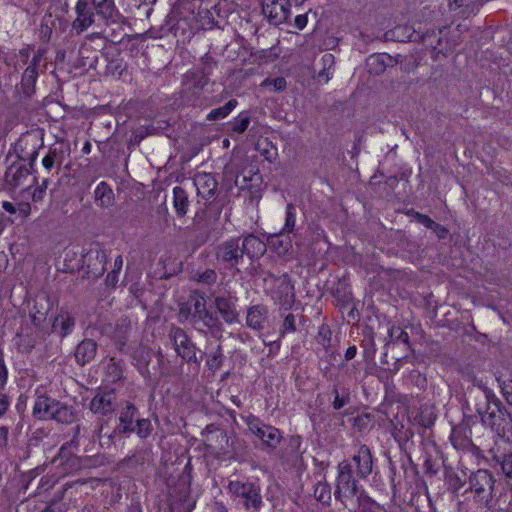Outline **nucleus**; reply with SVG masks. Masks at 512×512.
Listing matches in <instances>:
<instances>
[{"label":"nucleus","instance_id":"1","mask_svg":"<svg viewBox=\"0 0 512 512\" xmlns=\"http://www.w3.org/2000/svg\"><path fill=\"white\" fill-rule=\"evenodd\" d=\"M75 13L72 29L78 35L91 27L96 18L109 24L115 23L120 16L114 0H78Z\"/></svg>","mask_w":512,"mask_h":512},{"label":"nucleus","instance_id":"2","mask_svg":"<svg viewBox=\"0 0 512 512\" xmlns=\"http://www.w3.org/2000/svg\"><path fill=\"white\" fill-rule=\"evenodd\" d=\"M227 491L236 506L244 512H260L264 507L262 487L257 478L229 480Z\"/></svg>","mask_w":512,"mask_h":512},{"label":"nucleus","instance_id":"3","mask_svg":"<svg viewBox=\"0 0 512 512\" xmlns=\"http://www.w3.org/2000/svg\"><path fill=\"white\" fill-rule=\"evenodd\" d=\"M119 423L110 438L124 437L136 433L141 439L148 438L153 426L148 418H141L139 409L131 402H126L119 410Z\"/></svg>","mask_w":512,"mask_h":512},{"label":"nucleus","instance_id":"4","mask_svg":"<svg viewBox=\"0 0 512 512\" xmlns=\"http://www.w3.org/2000/svg\"><path fill=\"white\" fill-rule=\"evenodd\" d=\"M225 202L223 199L213 198L206 201L204 207L196 211L193 217V228L199 233L195 236L194 243L197 247L204 245L216 229Z\"/></svg>","mask_w":512,"mask_h":512},{"label":"nucleus","instance_id":"5","mask_svg":"<svg viewBox=\"0 0 512 512\" xmlns=\"http://www.w3.org/2000/svg\"><path fill=\"white\" fill-rule=\"evenodd\" d=\"M168 337L173 348L183 362L188 364L189 373L195 377L200 372L202 355L197 356L198 348L187 332L178 326H172L169 330Z\"/></svg>","mask_w":512,"mask_h":512},{"label":"nucleus","instance_id":"6","mask_svg":"<svg viewBox=\"0 0 512 512\" xmlns=\"http://www.w3.org/2000/svg\"><path fill=\"white\" fill-rule=\"evenodd\" d=\"M249 432L258 440V448L267 454L276 453L282 443L283 435L277 427L265 423L259 417L250 414L245 418Z\"/></svg>","mask_w":512,"mask_h":512},{"label":"nucleus","instance_id":"7","mask_svg":"<svg viewBox=\"0 0 512 512\" xmlns=\"http://www.w3.org/2000/svg\"><path fill=\"white\" fill-rule=\"evenodd\" d=\"M352 468V463L348 461H342L338 465L334 497L345 508H348V500L353 497H356L357 500L361 493H367L353 476Z\"/></svg>","mask_w":512,"mask_h":512},{"label":"nucleus","instance_id":"8","mask_svg":"<svg viewBox=\"0 0 512 512\" xmlns=\"http://www.w3.org/2000/svg\"><path fill=\"white\" fill-rule=\"evenodd\" d=\"M495 478L487 469H478L469 476V487L465 491L473 494V499L479 506L490 508L494 496Z\"/></svg>","mask_w":512,"mask_h":512},{"label":"nucleus","instance_id":"9","mask_svg":"<svg viewBox=\"0 0 512 512\" xmlns=\"http://www.w3.org/2000/svg\"><path fill=\"white\" fill-rule=\"evenodd\" d=\"M191 467L187 464L178 475L176 481L168 480L169 495L176 501L186 504V512H191L195 507V501H191Z\"/></svg>","mask_w":512,"mask_h":512},{"label":"nucleus","instance_id":"10","mask_svg":"<svg viewBox=\"0 0 512 512\" xmlns=\"http://www.w3.org/2000/svg\"><path fill=\"white\" fill-rule=\"evenodd\" d=\"M490 399H492V407L488 415H483L482 425L498 435H504L509 421L512 422L511 414L496 395H490Z\"/></svg>","mask_w":512,"mask_h":512},{"label":"nucleus","instance_id":"11","mask_svg":"<svg viewBox=\"0 0 512 512\" xmlns=\"http://www.w3.org/2000/svg\"><path fill=\"white\" fill-rule=\"evenodd\" d=\"M241 237H232L220 243L215 250V257L218 262L229 269H238L243 262L244 255L240 245Z\"/></svg>","mask_w":512,"mask_h":512},{"label":"nucleus","instance_id":"12","mask_svg":"<svg viewBox=\"0 0 512 512\" xmlns=\"http://www.w3.org/2000/svg\"><path fill=\"white\" fill-rule=\"evenodd\" d=\"M261 14L272 26L286 23L291 16L290 0H258Z\"/></svg>","mask_w":512,"mask_h":512},{"label":"nucleus","instance_id":"13","mask_svg":"<svg viewBox=\"0 0 512 512\" xmlns=\"http://www.w3.org/2000/svg\"><path fill=\"white\" fill-rule=\"evenodd\" d=\"M270 295L280 308L284 310L292 308L295 303V289L287 273L277 279V284H273Z\"/></svg>","mask_w":512,"mask_h":512},{"label":"nucleus","instance_id":"14","mask_svg":"<svg viewBox=\"0 0 512 512\" xmlns=\"http://www.w3.org/2000/svg\"><path fill=\"white\" fill-rule=\"evenodd\" d=\"M83 265L91 277H100L106 271L107 255L101 249L99 243L91 244L88 251L82 257Z\"/></svg>","mask_w":512,"mask_h":512},{"label":"nucleus","instance_id":"15","mask_svg":"<svg viewBox=\"0 0 512 512\" xmlns=\"http://www.w3.org/2000/svg\"><path fill=\"white\" fill-rule=\"evenodd\" d=\"M302 437L298 434L283 437L282 443L276 453L282 463L295 464L302 457Z\"/></svg>","mask_w":512,"mask_h":512},{"label":"nucleus","instance_id":"16","mask_svg":"<svg viewBox=\"0 0 512 512\" xmlns=\"http://www.w3.org/2000/svg\"><path fill=\"white\" fill-rule=\"evenodd\" d=\"M193 327L203 332L206 329L214 338H221L224 331L222 322L207 306L193 318Z\"/></svg>","mask_w":512,"mask_h":512},{"label":"nucleus","instance_id":"17","mask_svg":"<svg viewBox=\"0 0 512 512\" xmlns=\"http://www.w3.org/2000/svg\"><path fill=\"white\" fill-rule=\"evenodd\" d=\"M54 302L49 295L41 293L35 296L33 305L29 311V318L32 325L39 329L47 320L52 311Z\"/></svg>","mask_w":512,"mask_h":512},{"label":"nucleus","instance_id":"18","mask_svg":"<svg viewBox=\"0 0 512 512\" xmlns=\"http://www.w3.org/2000/svg\"><path fill=\"white\" fill-rule=\"evenodd\" d=\"M481 389V393L478 392H470L471 404L473 406V410L479 417L480 422L482 423L483 415H488L491 407H492V399H490V395H495V393L488 387L484 385H479ZM467 409L472 411L469 402L467 403Z\"/></svg>","mask_w":512,"mask_h":512},{"label":"nucleus","instance_id":"19","mask_svg":"<svg viewBox=\"0 0 512 512\" xmlns=\"http://www.w3.org/2000/svg\"><path fill=\"white\" fill-rule=\"evenodd\" d=\"M239 237H241L240 245L243 250V255H246L250 260L259 258L266 252V242L262 241L255 234L244 233Z\"/></svg>","mask_w":512,"mask_h":512},{"label":"nucleus","instance_id":"20","mask_svg":"<svg viewBox=\"0 0 512 512\" xmlns=\"http://www.w3.org/2000/svg\"><path fill=\"white\" fill-rule=\"evenodd\" d=\"M32 171L18 162L12 163L5 171L4 174V187L6 190H15Z\"/></svg>","mask_w":512,"mask_h":512},{"label":"nucleus","instance_id":"21","mask_svg":"<svg viewBox=\"0 0 512 512\" xmlns=\"http://www.w3.org/2000/svg\"><path fill=\"white\" fill-rule=\"evenodd\" d=\"M194 185L197 189V194L205 201L215 198V193L218 188V182L215 176L211 173H198L194 177Z\"/></svg>","mask_w":512,"mask_h":512},{"label":"nucleus","instance_id":"22","mask_svg":"<svg viewBox=\"0 0 512 512\" xmlns=\"http://www.w3.org/2000/svg\"><path fill=\"white\" fill-rule=\"evenodd\" d=\"M352 463L356 466V475L359 479H366L372 472L373 457L369 447L361 445L357 453L352 457Z\"/></svg>","mask_w":512,"mask_h":512},{"label":"nucleus","instance_id":"23","mask_svg":"<svg viewBox=\"0 0 512 512\" xmlns=\"http://www.w3.org/2000/svg\"><path fill=\"white\" fill-rule=\"evenodd\" d=\"M58 401L47 394L37 395L32 410L33 416L39 420H52Z\"/></svg>","mask_w":512,"mask_h":512},{"label":"nucleus","instance_id":"24","mask_svg":"<svg viewBox=\"0 0 512 512\" xmlns=\"http://www.w3.org/2000/svg\"><path fill=\"white\" fill-rule=\"evenodd\" d=\"M76 325L75 317L66 309L61 308L52 321V332L61 338L70 335Z\"/></svg>","mask_w":512,"mask_h":512},{"label":"nucleus","instance_id":"25","mask_svg":"<svg viewBox=\"0 0 512 512\" xmlns=\"http://www.w3.org/2000/svg\"><path fill=\"white\" fill-rule=\"evenodd\" d=\"M236 299L231 296H217L214 299V305L217 312L227 324L238 322L239 313L236 309Z\"/></svg>","mask_w":512,"mask_h":512},{"label":"nucleus","instance_id":"26","mask_svg":"<svg viewBox=\"0 0 512 512\" xmlns=\"http://www.w3.org/2000/svg\"><path fill=\"white\" fill-rule=\"evenodd\" d=\"M98 345L96 341L90 338L83 339L77 344L74 350V358L76 363L84 367L85 365L92 362L97 354Z\"/></svg>","mask_w":512,"mask_h":512},{"label":"nucleus","instance_id":"27","mask_svg":"<svg viewBox=\"0 0 512 512\" xmlns=\"http://www.w3.org/2000/svg\"><path fill=\"white\" fill-rule=\"evenodd\" d=\"M90 410L94 414L107 416L115 411V396L112 392L97 393L91 400Z\"/></svg>","mask_w":512,"mask_h":512},{"label":"nucleus","instance_id":"28","mask_svg":"<svg viewBox=\"0 0 512 512\" xmlns=\"http://www.w3.org/2000/svg\"><path fill=\"white\" fill-rule=\"evenodd\" d=\"M447 29L448 27L443 26L442 28L438 29V31L435 29L427 30L425 32L419 31V41L434 51H437V53L446 54L450 48H447V43L443 45V39L441 35L445 34Z\"/></svg>","mask_w":512,"mask_h":512},{"label":"nucleus","instance_id":"29","mask_svg":"<svg viewBox=\"0 0 512 512\" xmlns=\"http://www.w3.org/2000/svg\"><path fill=\"white\" fill-rule=\"evenodd\" d=\"M262 183V175L260 172L254 171L253 169L243 170L240 175L236 176L235 185L241 190H248L254 194L259 191V187Z\"/></svg>","mask_w":512,"mask_h":512},{"label":"nucleus","instance_id":"30","mask_svg":"<svg viewBox=\"0 0 512 512\" xmlns=\"http://www.w3.org/2000/svg\"><path fill=\"white\" fill-rule=\"evenodd\" d=\"M268 319V308L264 304L252 305L247 309L246 325L253 330H262Z\"/></svg>","mask_w":512,"mask_h":512},{"label":"nucleus","instance_id":"31","mask_svg":"<svg viewBox=\"0 0 512 512\" xmlns=\"http://www.w3.org/2000/svg\"><path fill=\"white\" fill-rule=\"evenodd\" d=\"M275 252L278 256H285L292 248V239L289 234L280 231L279 233L269 234L266 239V246Z\"/></svg>","mask_w":512,"mask_h":512},{"label":"nucleus","instance_id":"32","mask_svg":"<svg viewBox=\"0 0 512 512\" xmlns=\"http://www.w3.org/2000/svg\"><path fill=\"white\" fill-rule=\"evenodd\" d=\"M331 294L340 309H347L353 302V294L345 279L338 280L336 287L332 288Z\"/></svg>","mask_w":512,"mask_h":512},{"label":"nucleus","instance_id":"33","mask_svg":"<svg viewBox=\"0 0 512 512\" xmlns=\"http://www.w3.org/2000/svg\"><path fill=\"white\" fill-rule=\"evenodd\" d=\"M52 420L60 424L70 425L78 420V411L74 406L58 401Z\"/></svg>","mask_w":512,"mask_h":512},{"label":"nucleus","instance_id":"34","mask_svg":"<svg viewBox=\"0 0 512 512\" xmlns=\"http://www.w3.org/2000/svg\"><path fill=\"white\" fill-rule=\"evenodd\" d=\"M370 74L381 75L388 66L393 65V58L386 53L370 55L366 61Z\"/></svg>","mask_w":512,"mask_h":512},{"label":"nucleus","instance_id":"35","mask_svg":"<svg viewBox=\"0 0 512 512\" xmlns=\"http://www.w3.org/2000/svg\"><path fill=\"white\" fill-rule=\"evenodd\" d=\"M1 206L3 210L9 213L10 215H16V219H20L21 223H24L32 212L31 204L29 202L24 201L17 203L3 201Z\"/></svg>","mask_w":512,"mask_h":512},{"label":"nucleus","instance_id":"36","mask_svg":"<svg viewBox=\"0 0 512 512\" xmlns=\"http://www.w3.org/2000/svg\"><path fill=\"white\" fill-rule=\"evenodd\" d=\"M38 71L32 67H27L21 77L20 90L26 98H31L36 91V82Z\"/></svg>","mask_w":512,"mask_h":512},{"label":"nucleus","instance_id":"37","mask_svg":"<svg viewBox=\"0 0 512 512\" xmlns=\"http://www.w3.org/2000/svg\"><path fill=\"white\" fill-rule=\"evenodd\" d=\"M189 206L190 201L186 190L181 186H175L173 188V207L176 215L179 218L184 217L188 212Z\"/></svg>","mask_w":512,"mask_h":512},{"label":"nucleus","instance_id":"38","mask_svg":"<svg viewBox=\"0 0 512 512\" xmlns=\"http://www.w3.org/2000/svg\"><path fill=\"white\" fill-rule=\"evenodd\" d=\"M131 329L130 321L127 318H121L116 323L112 339L119 350H123L129 338Z\"/></svg>","mask_w":512,"mask_h":512},{"label":"nucleus","instance_id":"39","mask_svg":"<svg viewBox=\"0 0 512 512\" xmlns=\"http://www.w3.org/2000/svg\"><path fill=\"white\" fill-rule=\"evenodd\" d=\"M95 200L99 202L102 208H108L113 204L114 194L110 186L102 181L100 182L94 192Z\"/></svg>","mask_w":512,"mask_h":512},{"label":"nucleus","instance_id":"40","mask_svg":"<svg viewBox=\"0 0 512 512\" xmlns=\"http://www.w3.org/2000/svg\"><path fill=\"white\" fill-rule=\"evenodd\" d=\"M250 122V112L242 111L238 116H236L232 121L228 123L230 135L232 136L233 134H243L248 129Z\"/></svg>","mask_w":512,"mask_h":512},{"label":"nucleus","instance_id":"41","mask_svg":"<svg viewBox=\"0 0 512 512\" xmlns=\"http://www.w3.org/2000/svg\"><path fill=\"white\" fill-rule=\"evenodd\" d=\"M392 36L400 42L410 41V42H418L419 41V31L415 30V28L408 25H399L391 30Z\"/></svg>","mask_w":512,"mask_h":512},{"label":"nucleus","instance_id":"42","mask_svg":"<svg viewBox=\"0 0 512 512\" xmlns=\"http://www.w3.org/2000/svg\"><path fill=\"white\" fill-rule=\"evenodd\" d=\"M82 427L80 424H77L72 428V438L70 441L66 442L61 446L59 449L58 455L56 459H68V457L71 455V452L69 451L70 448L78 449L80 441V433H81Z\"/></svg>","mask_w":512,"mask_h":512},{"label":"nucleus","instance_id":"43","mask_svg":"<svg viewBox=\"0 0 512 512\" xmlns=\"http://www.w3.org/2000/svg\"><path fill=\"white\" fill-rule=\"evenodd\" d=\"M133 358L136 361L135 365L140 374L144 378H151L152 373L149 370V362L151 359L150 352L145 349H139L135 351Z\"/></svg>","mask_w":512,"mask_h":512},{"label":"nucleus","instance_id":"44","mask_svg":"<svg viewBox=\"0 0 512 512\" xmlns=\"http://www.w3.org/2000/svg\"><path fill=\"white\" fill-rule=\"evenodd\" d=\"M50 178L44 177L41 182H39L38 177L33 178V184L25 189V191H29L33 188L31 193V199L34 203L40 202L44 199L46 195V190L49 185Z\"/></svg>","mask_w":512,"mask_h":512},{"label":"nucleus","instance_id":"45","mask_svg":"<svg viewBox=\"0 0 512 512\" xmlns=\"http://www.w3.org/2000/svg\"><path fill=\"white\" fill-rule=\"evenodd\" d=\"M184 77L186 83L197 91H201L209 83V78L198 69L188 71Z\"/></svg>","mask_w":512,"mask_h":512},{"label":"nucleus","instance_id":"46","mask_svg":"<svg viewBox=\"0 0 512 512\" xmlns=\"http://www.w3.org/2000/svg\"><path fill=\"white\" fill-rule=\"evenodd\" d=\"M238 105L236 99H230L225 105L211 110L206 119L208 121H216L227 117Z\"/></svg>","mask_w":512,"mask_h":512},{"label":"nucleus","instance_id":"47","mask_svg":"<svg viewBox=\"0 0 512 512\" xmlns=\"http://www.w3.org/2000/svg\"><path fill=\"white\" fill-rule=\"evenodd\" d=\"M225 356L223 353V348L221 345H218L216 349L209 353L206 358V367L207 369L212 372L213 374L218 371L223 362H224Z\"/></svg>","mask_w":512,"mask_h":512},{"label":"nucleus","instance_id":"48","mask_svg":"<svg viewBox=\"0 0 512 512\" xmlns=\"http://www.w3.org/2000/svg\"><path fill=\"white\" fill-rule=\"evenodd\" d=\"M332 393L334 394V400L332 401V407L335 410L342 409L345 405L349 404L351 401L350 391L348 388L339 389L338 384H335L332 389Z\"/></svg>","mask_w":512,"mask_h":512},{"label":"nucleus","instance_id":"49","mask_svg":"<svg viewBox=\"0 0 512 512\" xmlns=\"http://www.w3.org/2000/svg\"><path fill=\"white\" fill-rule=\"evenodd\" d=\"M359 512H380L383 506L372 499L367 493H361L356 501Z\"/></svg>","mask_w":512,"mask_h":512},{"label":"nucleus","instance_id":"50","mask_svg":"<svg viewBox=\"0 0 512 512\" xmlns=\"http://www.w3.org/2000/svg\"><path fill=\"white\" fill-rule=\"evenodd\" d=\"M493 460L501 466L502 472L505 476L512 479V451L495 453L493 455Z\"/></svg>","mask_w":512,"mask_h":512},{"label":"nucleus","instance_id":"51","mask_svg":"<svg viewBox=\"0 0 512 512\" xmlns=\"http://www.w3.org/2000/svg\"><path fill=\"white\" fill-rule=\"evenodd\" d=\"M313 495L315 499L323 504H329L331 501V486L326 481H320L314 486Z\"/></svg>","mask_w":512,"mask_h":512},{"label":"nucleus","instance_id":"52","mask_svg":"<svg viewBox=\"0 0 512 512\" xmlns=\"http://www.w3.org/2000/svg\"><path fill=\"white\" fill-rule=\"evenodd\" d=\"M147 461V451L146 450H135L131 455L126 456L122 460V464L126 465L130 468H136L138 466H142Z\"/></svg>","mask_w":512,"mask_h":512},{"label":"nucleus","instance_id":"53","mask_svg":"<svg viewBox=\"0 0 512 512\" xmlns=\"http://www.w3.org/2000/svg\"><path fill=\"white\" fill-rule=\"evenodd\" d=\"M316 342L323 347L325 351H330L332 341V331L327 324L320 325L315 337Z\"/></svg>","mask_w":512,"mask_h":512},{"label":"nucleus","instance_id":"54","mask_svg":"<svg viewBox=\"0 0 512 512\" xmlns=\"http://www.w3.org/2000/svg\"><path fill=\"white\" fill-rule=\"evenodd\" d=\"M214 12L217 14L219 13V9L217 8V6H213L211 9H199L198 16L203 26H207L210 29L214 26H218V22L214 19Z\"/></svg>","mask_w":512,"mask_h":512},{"label":"nucleus","instance_id":"55","mask_svg":"<svg viewBox=\"0 0 512 512\" xmlns=\"http://www.w3.org/2000/svg\"><path fill=\"white\" fill-rule=\"evenodd\" d=\"M445 482L447 484L448 491L457 494L466 483L465 480L461 479L459 475L453 471L446 472Z\"/></svg>","mask_w":512,"mask_h":512},{"label":"nucleus","instance_id":"56","mask_svg":"<svg viewBox=\"0 0 512 512\" xmlns=\"http://www.w3.org/2000/svg\"><path fill=\"white\" fill-rule=\"evenodd\" d=\"M217 278L218 276L214 269L196 271L193 274V280L204 285H213L214 283H216Z\"/></svg>","mask_w":512,"mask_h":512},{"label":"nucleus","instance_id":"57","mask_svg":"<svg viewBox=\"0 0 512 512\" xmlns=\"http://www.w3.org/2000/svg\"><path fill=\"white\" fill-rule=\"evenodd\" d=\"M257 150L270 163H272L276 159L277 148L271 145V143L267 139H264L263 141L257 143Z\"/></svg>","mask_w":512,"mask_h":512},{"label":"nucleus","instance_id":"58","mask_svg":"<svg viewBox=\"0 0 512 512\" xmlns=\"http://www.w3.org/2000/svg\"><path fill=\"white\" fill-rule=\"evenodd\" d=\"M389 339L393 342H402L410 348V341L408 333L399 326L392 325L388 329Z\"/></svg>","mask_w":512,"mask_h":512},{"label":"nucleus","instance_id":"59","mask_svg":"<svg viewBox=\"0 0 512 512\" xmlns=\"http://www.w3.org/2000/svg\"><path fill=\"white\" fill-rule=\"evenodd\" d=\"M189 306L192 308L193 312V318L197 315V313H200L203 308L207 306L205 295L200 294L199 292H194L191 294L188 298Z\"/></svg>","mask_w":512,"mask_h":512},{"label":"nucleus","instance_id":"60","mask_svg":"<svg viewBox=\"0 0 512 512\" xmlns=\"http://www.w3.org/2000/svg\"><path fill=\"white\" fill-rule=\"evenodd\" d=\"M296 225V209L293 204L289 203L286 206L285 224L282 229L283 232L290 234L294 231Z\"/></svg>","mask_w":512,"mask_h":512},{"label":"nucleus","instance_id":"61","mask_svg":"<svg viewBox=\"0 0 512 512\" xmlns=\"http://www.w3.org/2000/svg\"><path fill=\"white\" fill-rule=\"evenodd\" d=\"M297 329L296 317L294 314L289 313L284 317L283 323L279 330L280 337H284L286 334L294 333Z\"/></svg>","mask_w":512,"mask_h":512},{"label":"nucleus","instance_id":"62","mask_svg":"<svg viewBox=\"0 0 512 512\" xmlns=\"http://www.w3.org/2000/svg\"><path fill=\"white\" fill-rule=\"evenodd\" d=\"M62 498L63 492H59L56 497L46 504L45 508L41 510V512H65L66 506L62 502Z\"/></svg>","mask_w":512,"mask_h":512},{"label":"nucleus","instance_id":"63","mask_svg":"<svg viewBox=\"0 0 512 512\" xmlns=\"http://www.w3.org/2000/svg\"><path fill=\"white\" fill-rule=\"evenodd\" d=\"M373 425V416L370 413H364L354 418L353 426L362 432Z\"/></svg>","mask_w":512,"mask_h":512},{"label":"nucleus","instance_id":"64","mask_svg":"<svg viewBox=\"0 0 512 512\" xmlns=\"http://www.w3.org/2000/svg\"><path fill=\"white\" fill-rule=\"evenodd\" d=\"M108 374L112 378L113 382L120 380L123 377V369L120 361H117L115 357H112L109 361Z\"/></svg>","mask_w":512,"mask_h":512}]
</instances>
